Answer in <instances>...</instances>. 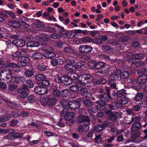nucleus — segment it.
<instances>
[{
    "mask_svg": "<svg viewBox=\"0 0 147 147\" xmlns=\"http://www.w3.org/2000/svg\"><path fill=\"white\" fill-rule=\"evenodd\" d=\"M74 113L73 112L68 111V113L65 114L64 119L66 121H69L74 118Z\"/></svg>",
    "mask_w": 147,
    "mask_h": 147,
    "instance_id": "c9c22d12",
    "label": "nucleus"
},
{
    "mask_svg": "<svg viewBox=\"0 0 147 147\" xmlns=\"http://www.w3.org/2000/svg\"><path fill=\"white\" fill-rule=\"evenodd\" d=\"M141 65V63L140 61H132L131 64L130 66L134 68H135L138 67Z\"/></svg>",
    "mask_w": 147,
    "mask_h": 147,
    "instance_id": "09e8293b",
    "label": "nucleus"
},
{
    "mask_svg": "<svg viewBox=\"0 0 147 147\" xmlns=\"http://www.w3.org/2000/svg\"><path fill=\"white\" fill-rule=\"evenodd\" d=\"M84 106L86 108L91 107L93 105V102L90 100L85 99L83 101Z\"/></svg>",
    "mask_w": 147,
    "mask_h": 147,
    "instance_id": "473e14b6",
    "label": "nucleus"
},
{
    "mask_svg": "<svg viewBox=\"0 0 147 147\" xmlns=\"http://www.w3.org/2000/svg\"><path fill=\"white\" fill-rule=\"evenodd\" d=\"M13 42L14 45L17 47H24L26 45V42L23 39H14Z\"/></svg>",
    "mask_w": 147,
    "mask_h": 147,
    "instance_id": "6ab92c4d",
    "label": "nucleus"
},
{
    "mask_svg": "<svg viewBox=\"0 0 147 147\" xmlns=\"http://www.w3.org/2000/svg\"><path fill=\"white\" fill-rule=\"evenodd\" d=\"M44 30L46 32L53 33L55 32L56 29L55 27L49 26L45 28Z\"/></svg>",
    "mask_w": 147,
    "mask_h": 147,
    "instance_id": "864d4df0",
    "label": "nucleus"
},
{
    "mask_svg": "<svg viewBox=\"0 0 147 147\" xmlns=\"http://www.w3.org/2000/svg\"><path fill=\"white\" fill-rule=\"evenodd\" d=\"M64 36H66L67 37L73 38L75 36L76 33L74 32V30H67Z\"/></svg>",
    "mask_w": 147,
    "mask_h": 147,
    "instance_id": "58836bf2",
    "label": "nucleus"
},
{
    "mask_svg": "<svg viewBox=\"0 0 147 147\" xmlns=\"http://www.w3.org/2000/svg\"><path fill=\"white\" fill-rule=\"evenodd\" d=\"M64 84L65 85H69L72 83L71 76L67 75H64Z\"/></svg>",
    "mask_w": 147,
    "mask_h": 147,
    "instance_id": "72a5a7b5",
    "label": "nucleus"
},
{
    "mask_svg": "<svg viewBox=\"0 0 147 147\" xmlns=\"http://www.w3.org/2000/svg\"><path fill=\"white\" fill-rule=\"evenodd\" d=\"M12 76V73L10 70L5 69H0V78L3 80H5V78L6 80H8L11 81Z\"/></svg>",
    "mask_w": 147,
    "mask_h": 147,
    "instance_id": "39448f33",
    "label": "nucleus"
},
{
    "mask_svg": "<svg viewBox=\"0 0 147 147\" xmlns=\"http://www.w3.org/2000/svg\"><path fill=\"white\" fill-rule=\"evenodd\" d=\"M132 58L136 59H138L140 61L143 59L145 57V56L144 54L143 53H135L133 54L132 55Z\"/></svg>",
    "mask_w": 147,
    "mask_h": 147,
    "instance_id": "c85d7f7f",
    "label": "nucleus"
},
{
    "mask_svg": "<svg viewBox=\"0 0 147 147\" xmlns=\"http://www.w3.org/2000/svg\"><path fill=\"white\" fill-rule=\"evenodd\" d=\"M105 113L108 117L109 119L113 122H115L118 118L121 116L120 114L118 112H113L108 109H106Z\"/></svg>",
    "mask_w": 147,
    "mask_h": 147,
    "instance_id": "20e7f679",
    "label": "nucleus"
},
{
    "mask_svg": "<svg viewBox=\"0 0 147 147\" xmlns=\"http://www.w3.org/2000/svg\"><path fill=\"white\" fill-rule=\"evenodd\" d=\"M105 90L106 92H104L103 94H97L96 96L98 98L103 99L106 102H109L112 99L110 94L111 90L109 87H106Z\"/></svg>",
    "mask_w": 147,
    "mask_h": 147,
    "instance_id": "423d86ee",
    "label": "nucleus"
},
{
    "mask_svg": "<svg viewBox=\"0 0 147 147\" xmlns=\"http://www.w3.org/2000/svg\"><path fill=\"white\" fill-rule=\"evenodd\" d=\"M34 72L33 69L27 70L24 73V75L27 77H31L34 75Z\"/></svg>",
    "mask_w": 147,
    "mask_h": 147,
    "instance_id": "de8ad7c7",
    "label": "nucleus"
},
{
    "mask_svg": "<svg viewBox=\"0 0 147 147\" xmlns=\"http://www.w3.org/2000/svg\"><path fill=\"white\" fill-rule=\"evenodd\" d=\"M93 78V77L91 74L86 73L80 75L79 80L80 81V85H86L92 83Z\"/></svg>",
    "mask_w": 147,
    "mask_h": 147,
    "instance_id": "7ed1b4c3",
    "label": "nucleus"
},
{
    "mask_svg": "<svg viewBox=\"0 0 147 147\" xmlns=\"http://www.w3.org/2000/svg\"><path fill=\"white\" fill-rule=\"evenodd\" d=\"M3 11L9 15L12 19H15L16 18V16L15 13L11 11H9L7 10H4Z\"/></svg>",
    "mask_w": 147,
    "mask_h": 147,
    "instance_id": "6e6d98bb",
    "label": "nucleus"
},
{
    "mask_svg": "<svg viewBox=\"0 0 147 147\" xmlns=\"http://www.w3.org/2000/svg\"><path fill=\"white\" fill-rule=\"evenodd\" d=\"M139 104L141 107L146 108L147 107V100H144L140 103Z\"/></svg>",
    "mask_w": 147,
    "mask_h": 147,
    "instance_id": "e2e57ef3",
    "label": "nucleus"
},
{
    "mask_svg": "<svg viewBox=\"0 0 147 147\" xmlns=\"http://www.w3.org/2000/svg\"><path fill=\"white\" fill-rule=\"evenodd\" d=\"M90 121V119L88 116L80 114L78 117L77 123H79L86 122L83 124L84 126H89Z\"/></svg>",
    "mask_w": 147,
    "mask_h": 147,
    "instance_id": "6e6552de",
    "label": "nucleus"
},
{
    "mask_svg": "<svg viewBox=\"0 0 147 147\" xmlns=\"http://www.w3.org/2000/svg\"><path fill=\"white\" fill-rule=\"evenodd\" d=\"M64 75L60 76L59 75H57L55 76L54 79L56 83L59 84L61 86H64Z\"/></svg>",
    "mask_w": 147,
    "mask_h": 147,
    "instance_id": "4be33fe9",
    "label": "nucleus"
},
{
    "mask_svg": "<svg viewBox=\"0 0 147 147\" xmlns=\"http://www.w3.org/2000/svg\"><path fill=\"white\" fill-rule=\"evenodd\" d=\"M147 70V68L146 67H142L140 68L137 71V73L138 74L142 75V74H144L146 72Z\"/></svg>",
    "mask_w": 147,
    "mask_h": 147,
    "instance_id": "603ef678",
    "label": "nucleus"
},
{
    "mask_svg": "<svg viewBox=\"0 0 147 147\" xmlns=\"http://www.w3.org/2000/svg\"><path fill=\"white\" fill-rule=\"evenodd\" d=\"M95 66L96 69H102L106 66V63L105 62L102 61H98L96 63Z\"/></svg>",
    "mask_w": 147,
    "mask_h": 147,
    "instance_id": "e433bc0d",
    "label": "nucleus"
},
{
    "mask_svg": "<svg viewBox=\"0 0 147 147\" xmlns=\"http://www.w3.org/2000/svg\"><path fill=\"white\" fill-rule=\"evenodd\" d=\"M144 97V94L142 92H138L134 97L135 100L137 102L141 100Z\"/></svg>",
    "mask_w": 147,
    "mask_h": 147,
    "instance_id": "4c0bfd02",
    "label": "nucleus"
},
{
    "mask_svg": "<svg viewBox=\"0 0 147 147\" xmlns=\"http://www.w3.org/2000/svg\"><path fill=\"white\" fill-rule=\"evenodd\" d=\"M28 90V88L26 87L22 86L21 88L17 90L18 94V96L21 98H24L28 95V93L27 91Z\"/></svg>",
    "mask_w": 147,
    "mask_h": 147,
    "instance_id": "dca6fc26",
    "label": "nucleus"
},
{
    "mask_svg": "<svg viewBox=\"0 0 147 147\" xmlns=\"http://www.w3.org/2000/svg\"><path fill=\"white\" fill-rule=\"evenodd\" d=\"M126 32L129 34H130L133 35H136V33L139 34H143V31L140 30H128Z\"/></svg>",
    "mask_w": 147,
    "mask_h": 147,
    "instance_id": "a18cd8bd",
    "label": "nucleus"
},
{
    "mask_svg": "<svg viewBox=\"0 0 147 147\" xmlns=\"http://www.w3.org/2000/svg\"><path fill=\"white\" fill-rule=\"evenodd\" d=\"M40 45L39 42L35 40H30L26 43L27 47H37Z\"/></svg>",
    "mask_w": 147,
    "mask_h": 147,
    "instance_id": "393cba45",
    "label": "nucleus"
},
{
    "mask_svg": "<svg viewBox=\"0 0 147 147\" xmlns=\"http://www.w3.org/2000/svg\"><path fill=\"white\" fill-rule=\"evenodd\" d=\"M51 89L53 95L55 97H58L61 95V90H59V88L57 86H54Z\"/></svg>",
    "mask_w": 147,
    "mask_h": 147,
    "instance_id": "a878e982",
    "label": "nucleus"
},
{
    "mask_svg": "<svg viewBox=\"0 0 147 147\" xmlns=\"http://www.w3.org/2000/svg\"><path fill=\"white\" fill-rule=\"evenodd\" d=\"M71 93L69 90L65 88L61 90V95L63 97H66L71 95Z\"/></svg>",
    "mask_w": 147,
    "mask_h": 147,
    "instance_id": "7c9ffc66",
    "label": "nucleus"
},
{
    "mask_svg": "<svg viewBox=\"0 0 147 147\" xmlns=\"http://www.w3.org/2000/svg\"><path fill=\"white\" fill-rule=\"evenodd\" d=\"M7 66L10 68H16L18 67V65L13 62H10L7 64Z\"/></svg>",
    "mask_w": 147,
    "mask_h": 147,
    "instance_id": "774afa93",
    "label": "nucleus"
},
{
    "mask_svg": "<svg viewBox=\"0 0 147 147\" xmlns=\"http://www.w3.org/2000/svg\"><path fill=\"white\" fill-rule=\"evenodd\" d=\"M33 28L36 30L42 31L45 29V25L44 23L42 22L40 20H37L33 25Z\"/></svg>",
    "mask_w": 147,
    "mask_h": 147,
    "instance_id": "4468645a",
    "label": "nucleus"
},
{
    "mask_svg": "<svg viewBox=\"0 0 147 147\" xmlns=\"http://www.w3.org/2000/svg\"><path fill=\"white\" fill-rule=\"evenodd\" d=\"M118 78V76L120 75L121 74V71L119 69H116L113 70L112 72Z\"/></svg>",
    "mask_w": 147,
    "mask_h": 147,
    "instance_id": "0e129e2a",
    "label": "nucleus"
},
{
    "mask_svg": "<svg viewBox=\"0 0 147 147\" xmlns=\"http://www.w3.org/2000/svg\"><path fill=\"white\" fill-rule=\"evenodd\" d=\"M18 60L20 63V67H25L27 66V64L30 62L29 57L26 56H21L18 59Z\"/></svg>",
    "mask_w": 147,
    "mask_h": 147,
    "instance_id": "f8f14e48",
    "label": "nucleus"
},
{
    "mask_svg": "<svg viewBox=\"0 0 147 147\" xmlns=\"http://www.w3.org/2000/svg\"><path fill=\"white\" fill-rule=\"evenodd\" d=\"M129 74L127 71H124L121 73L120 75V77L121 79H126L128 78Z\"/></svg>",
    "mask_w": 147,
    "mask_h": 147,
    "instance_id": "5fc2aeb1",
    "label": "nucleus"
},
{
    "mask_svg": "<svg viewBox=\"0 0 147 147\" xmlns=\"http://www.w3.org/2000/svg\"><path fill=\"white\" fill-rule=\"evenodd\" d=\"M45 78H46V77L42 74H38L35 76V79L40 82H42Z\"/></svg>",
    "mask_w": 147,
    "mask_h": 147,
    "instance_id": "c03bdc74",
    "label": "nucleus"
},
{
    "mask_svg": "<svg viewBox=\"0 0 147 147\" xmlns=\"http://www.w3.org/2000/svg\"><path fill=\"white\" fill-rule=\"evenodd\" d=\"M93 48L91 45H82L80 46L79 50L82 53L87 54L91 52L93 50Z\"/></svg>",
    "mask_w": 147,
    "mask_h": 147,
    "instance_id": "ddd939ff",
    "label": "nucleus"
},
{
    "mask_svg": "<svg viewBox=\"0 0 147 147\" xmlns=\"http://www.w3.org/2000/svg\"><path fill=\"white\" fill-rule=\"evenodd\" d=\"M8 24L14 29H18L21 26V23L18 21L13 20H10L8 22Z\"/></svg>",
    "mask_w": 147,
    "mask_h": 147,
    "instance_id": "412c9836",
    "label": "nucleus"
},
{
    "mask_svg": "<svg viewBox=\"0 0 147 147\" xmlns=\"http://www.w3.org/2000/svg\"><path fill=\"white\" fill-rule=\"evenodd\" d=\"M50 36L51 37L55 39L61 38L62 37V35L57 33L52 34Z\"/></svg>",
    "mask_w": 147,
    "mask_h": 147,
    "instance_id": "bf43d9fd",
    "label": "nucleus"
},
{
    "mask_svg": "<svg viewBox=\"0 0 147 147\" xmlns=\"http://www.w3.org/2000/svg\"><path fill=\"white\" fill-rule=\"evenodd\" d=\"M39 38L42 41H47L49 40L50 38L48 35L45 34H41L40 35Z\"/></svg>",
    "mask_w": 147,
    "mask_h": 147,
    "instance_id": "79ce46f5",
    "label": "nucleus"
},
{
    "mask_svg": "<svg viewBox=\"0 0 147 147\" xmlns=\"http://www.w3.org/2000/svg\"><path fill=\"white\" fill-rule=\"evenodd\" d=\"M141 126L140 123H134L132 125L131 130L133 132L138 131L140 128Z\"/></svg>",
    "mask_w": 147,
    "mask_h": 147,
    "instance_id": "2f4dec72",
    "label": "nucleus"
},
{
    "mask_svg": "<svg viewBox=\"0 0 147 147\" xmlns=\"http://www.w3.org/2000/svg\"><path fill=\"white\" fill-rule=\"evenodd\" d=\"M147 80V74H142L139 76L136 80L137 83L139 84H144Z\"/></svg>",
    "mask_w": 147,
    "mask_h": 147,
    "instance_id": "aec40b11",
    "label": "nucleus"
},
{
    "mask_svg": "<svg viewBox=\"0 0 147 147\" xmlns=\"http://www.w3.org/2000/svg\"><path fill=\"white\" fill-rule=\"evenodd\" d=\"M51 65L53 67L56 66L58 65V63L56 58L52 59L50 61Z\"/></svg>",
    "mask_w": 147,
    "mask_h": 147,
    "instance_id": "680f3d73",
    "label": "nucleus"
},
{
    "mask_svg": "<svg viewBox=\"0 0 147 147\" xmlns=\"http://www.w3.org/2000/svg\"><path fill=\"white\" fill-rule=\"evenodd\" d=\"M56 101L55 98L50 97L49 95H47L44 96L43 99L41 101V103L43 105H47L48 106H52L55 105Z\"/></svg>",
    "mask_w": 147,
    "mask_h": 147,
    "instance_id": "0eeeda50",
    "label": "nucleus"
},
{
    "mask_svg": "<svg viewBox=\"0 0 147 147\" xmlns=\"http://www.w3.org/2000/svg\"><path fill=\"white\" fill-rule=\"evenodd\" d=\"M68 102L67 100L66 101L64 100H62L60 102L59 106L63 107V108H66L68 107Z\"/></svg>",
    "mask_w": 147,
    "mask_h": 147,
    "instance_id": "8fccbe9b",
    "label": "nucleus"
},
{
    "mask_svg": "<svg viewBox=\"0 0 147 147\" xmlns=\"http://www.w3.org/2000/svg\"><path fill=\"white\" fill-rule=\"evenodd\" d=\"M53 25L58 28L57 30L59 33L64 36L65 35L66 30H65L63 27L61 26L57 23Z\"/></svg>",
    "mask_w": 147,
    "mask_h": 147,
    "instance_id": "f704fd0d",
    "label": "nucleus"
},
{
    "mask_svg": "<svg viewBox=\"0 0 147 147\" xmlns=\"http://www.w3.org/2000/svg\"><path fill=\"white\" fill-rule=\"evenodd\" d=\"M65 61L66 64L64 65L65 69L71 72L76 61L72 58H67L65 59Z\"/></svg>",
    "mask_w": 147,
    "mask_h": 147,
    "instance_id": "1a4fd4ad",
    "label": "nucleus"
},
{
    "mask_svg": "<svg viewBox=\"0 0 147 147\" xmlns=\"http://www.w3.org/2000/svg\"><path fill=\"white\" fill-rule=\"evenodd\" d=\"M80 106V101L78 99L77 100H72L68 102V107L72 110H76L78 109Z\"/></svg>",
    "mask_w": 147,
    "mask_h": 147,
    "instance_id": "2eb2a0df",
    "label": "nucleus"
},
{
    "mask_svg": "<svg viewBox=\"0 0 147 147\" xmlns=\"http://www.w3.org/2000/svg\"><path fill=\"white\" fill-rule=\"evenodd\" d=\"M10 131L8 132L9 134L7 136V138L10 140H14L16 138H22L23 134L22 133H16L14 132V130L11 129Z\"/></svg>",
    "mask_w": 147,
    "mask_h": 147,
    "instance_id": "9d476101",
    "label": "nucleus"
},
{
    "mask_svg": "<svg viewBox=\"0 0 147 147\" xmlns=\"http://www.w3.org/2000/svg\"><path fill=\"white\" fill-rule=\"evenodd\" d=\"M79 89V87L77 85H72L70 86L69 90L72 92H77Z\"/></svg>",
    "mask_w": 147,
    "mask_h": 147,
    "instance_id": "052dcab7",
    "label": "nucleus"
},
{
    "mask_svg": "<svg viewBox=\"0 0 147 147\" xmlns=\"http://www.w3.org/2000/svg\"><path fill=\"white\" fill-rule=\"evenodd\" d=\"M26 85L23 86L24 87H28L29 88H32L34 86V84L33 81L30 80H27L26 82Z\"/></svg>",
    "mask_w": 147,
    "mask_h": 147,
    "instance_id": "a19ab883",
    "label": "nucleus"
},
{
    "mask_svg": "<svg viewBox=\"0 0 147 147\" xmlns=\"http://www.w3.org/2000/svg\"><path fill=\"white\" fill-rule=\"evenodd\" d=\"M126 90L124 89H122L118 91H113L112 93L113 96H116L118 98H122L123 96H125L126 94Z\"/></svg>",
    "mask_w": 147,
    "mask_h": 147,
    "instance_id": "a211bd4d",
    "label": "nucleus"
},
{
    "mask_svg": "<svg viewBox=\"0 0 147 147\" xmlns=\"http://www.w3.org/2000/svg\"><path fill=\"white\" fill-rule=\"evenodd\" d=\"M48 67L43 63H41L38 66V69L41 71H46L48 69Z\"/></svg>",
    "mask_w": 147,
    "mask_h": 147,
    "instance_id": "49530a36",
    "label": "nucleus"
},
{
    "mask_svg": "<svg viewBox=\"0 0 147 147\" xmlns=\"http://www.w3.org/2000/svg\"><path fill=\"white\" fill-rule=\"evenodd\" d=\"M106 80L101 76L93 78V81L92 83L94 85H98L100 84H106Z\"/></svg>",
    "mask_w": 147,
    "mask_h": 147,
    "instance_id": "f3484780",
    "label": "nucleus"
},
{
    "mask_svg": "<svg viewBox=\"0 0 147 147\" xmlns=\"http://www.w3.org/2000/svg\"><path fill=\"white\" fill-rule=\"evenodd\" d=\"M42 48V51L44 53V56L46 57L52 58L56 56L55 54L53 52V49L52 47L46 44H43Z\"/></svg>",
    "mask_w": 147,
    "mask_h": 147,
    "instance_id": "f03ea898",
    "label": "nucleus"
},
{
    "mask_svg": "<svg viewBox=\"0 0 147 147\" xmlns=\"http://www.w3.org/2000/svg\"><path fill=\"white\" fill-rule=\"evenodd\" d=\"M43 54L39 52H35L33 53L31 55L32 58L35 60H37L42 58Z\"/></svg>",
    "mask_w": 147,
    "mask_h": 147,
    "instance_id": "cd10ccee",
    "label": "nucleus"
},
{
    "mask_svg": "<svg viewBox=\"0 0 147 147\" xmlns=\"http://www.w3.org/2000/svg\"><path fill=\"white\" fill-rule=\"evenodd\" d=\"M112 67L111 66H107L104 67L101 70H98L97 73H99L102 74H106L109 73L112 70Z\"/></svg>",
    "mask_w": 147,
    "mask_h": 147,
    "instance_id": "bb28decb",
    "label": "nucleus"
},
{
    "mask_svg": "<svg viewBox=\"0 0 147 147\" xmlns=\"http://www.w3.org/2000/svg\"><path fill=\"white\" fill-rule=\"evenodd\" d=\"M21 53L19 51H16L12 54V56L13 57L17 58L20 57V56L21 55Z\"/></svg>",
    "mask_w": 147,
    "mask_h": 147,
    "instance_id": "69168bd1",
    "label": "nucleus"
},
{
    "mask_svg": "<svg viewBox=\"0 0 147 147\" xmlns=\"http://www.w3.org/2000/svg\"><path fill=\"white\" fill-rule=\"evenodd\" d=\"M27 100L30 103H32L35 101V97L32 94H30L27 97Z\"/></svg>",
    "mask_w": 147,
    "mask_h": 147,
    "instance_id": "4d7b16f0",
    "label": "nucleus"
},
{
    "mask_svg": "<svg viewBox=\"0 0 147 147\" xmlns=\"http://www.w3.org/2000/svg\"><path fill=\"white\" fill-rule=\"evenodd\" d=\"M71 77L72 83H75L77 85H80V82L79 80L80 76L78 75V74L74 73L71 74Z\"/></svg>",
    "mask_w": 147,
    "mask_h": 147,
    "instance_id": "b1692460",
    "label": "nucleus"
},
{
    "mask_svg": "<svg viewBox=\"0 0 147 147\" xmlns=\"http://www.w3.org/2000/svg\"><path fill=\"white\" fill-rule=\"evenodd\" d=\"M121 104L124 105H126L129 101V99L127 97L126 95L125 96H123L120 99Z\"/></svg>",
    "mask_w": 147,
    "mask_h": 147,
    "instance_id": "37998d69",
    "label": "nucleus"
},
{
    "mask_svg": "<svg viewBox=\"0 0 147 147\" xmlns=\"http://www.w3.org/2000/svg\"><path fill=\"white\" fill-rule=\"evenodd\" d=\"M96 103L98 104L97 106L99 108V110L105 109V106L106 105L109 109L112 110L116 109L119 107V105L118 103L117 102L115 103L106 104V102L104 100H100L96 101Z\"/></svg>",
    "mask_w": 147,
    "mask_h": 147,
    "instance_id": "f257e3e1",
    "label": "nucleus"
},
{
    "mask_svg": "<svg viewBox=\"0 0 147 147\" xmlns=\"http://www.w3.org/2000/svg\"><path fill=\"white\" fill-rule=\"evenodd\" d=\"M34 91L35 94L39 95H44L48 92L47 88L39 85L35 86Z\"/></svg>",
    "mask_w": 147,
    "mask_h": 147,
    "instance_id": "9b49d317",
    "label": "nucleus"
},
{
    "mask_svg": "<svg viewBox=\"0 0 147 147\" xmlns=\"http://www.w3.org/2000/svg\"><path fill=\"white\" fill-rule=\"evenodd\" d=\"M91 93L90 92L87 91L84 88H82L80 89V94L84 98H88L91 95Z\"/></svg>",
    "mask_w": 147,
    "mask_h": 147,
    "instance_id": "c756f323",
    "label": "nucleus"
},
{
    "mask_svg": "<svg viewBox=\"0 0 147 147\" xmlns=\"http://www.w3.org/2000/svg\"><path fill=\"white\" fill-rule=\"evenodd\" d=\"M82 42L88 43L92 42V39L90 37H86L82 38Z\"/></svg>",
    "mask_w": 147,
    "mask_h": 147,
    "instance_id": "13d9d810",
    "label": "nucleus"
},
{
    "mask_svg": "<svg viewBox=\"0 0 147 147\" xmlns=\"http://www.w3.org/2000/svg\"><path fill=\"white\" fill-rule=\"evenodd\" d=\"M99 58L102 60L109 61V57L104 54H100L99 56Z\"/></svg>",
    "mask_w": 147,
    "mask_h": 147,
    "instance_id": "338daca9",
    "label": "nucleus"
},
{
    "mask_svg": "<svg viewBox=\"0 0 147 147\" xmlns=\"http://www.w3.org/2000/svg\"><path fill=\"white\" fill-rule=\"evenodd\" d=\"M85 64V62L84 61H79L75 63L71 72H74L76 71L78 69L81 68Z\"/></svg>",
    "mask_w": 147,
    "mask_h": 147,
    "instance_id": "5701e85b",
    "label": "nucleus"
},
{
    "mask_svg": "<svg viewBox=\"0 0 147 147\" xmlns=\"http://www.w3.org/2000/svg\"><path fill=\"white\" fill-rule=\"evenodd\" d=\"M11 117V116L9 114H5L2 116L0 117V123L9 120Z\"/></svg>",
    "mask_w": 147,
    "mask_h": 147,
    "instance_id": "ea45409f",
    "label": "nucleus"
},
{
    "mask_svg": "<svg viewBox=\"0 0 147 147\" xmlns=\"http://www.w3.org/2000/svg\"><path fill=\"white\" fill-rule=\"evenodd\" d=\"M42 85L46 86L49 87L50 85V83L49 79H47L46 78H45L42 82H40Z\"/></svg>",
    "mask_w": 147,
    "mask_h": 147,
    "instance_id": "3c124183",
    "label": "nucleus"
}]
</instances>
